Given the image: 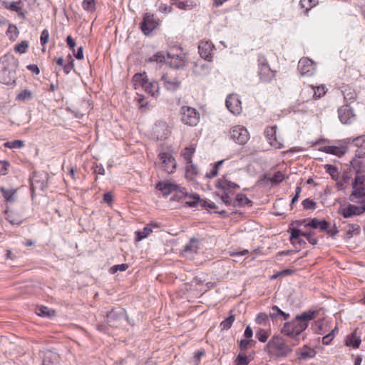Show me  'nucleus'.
I'll return each instance as SVG.
<instances>
[{"label":"nucleus","mask_w":365,"mask_h":365,"mask_svg":"<svg viewBox=\"0 0 365 365\" xmlns=\"http://www.w3.org/2000/svg\"><path fill=\"white\" fill-rule=\"evenodd\" d=\"M174 4L179 9L183 10H190L193 6L192 0H177Z\"/></svg>","instance_id":"c9c22d12"},{"label":"nucleus","mask_w":365,"mask_h":365,"mask_svg":"<svg viewBox=\"0 0 365 365\" xmlns=\"http://www.w3.org/2000/svg\"><path fill=\"white\" fill-rule=\"evenodd\" d=\"M29 48V42L27 41H22L21 43L16 44L14 47V51L21 54L24 53Z\"/></svg>","instance_id":"de8ad7c7"},{"label":"nucleus","mask_w":365,"mask_h":365,"mask_svg":"<svg viewBox=\"0 0 365 365\" xmlns=\"http://www.w3.org/2000/svg\"><path fill=\"white\" fill-rule=\"evenodd\" d=\"M214 45L211 41H202L198 46L200 56L206 61H211Z\"/></svg>","instance_id":"4468645a"},{"label":"nucleus","mask_w":365,"mask_h":365,"mask_svg":"<svg viewBox=\"0 0 365 365\" xmlns=\"http://www.w3.org/2000/svg\"><path fill=\"white\" fill-rule=\"evenodd\" d=\"M317 3V0H300L299 5L301 8L304 9V13L307 14L312 8L315 6Z\"/></svg>","instance_id":"72a5a7b5"},{"label":"nucleus","mask_w":365,"mask_h":365,"mask_svg":"<svg viewBox=\"0 0 365 365\" xmlns=\"http://www.w3.org/2000/svg\"><path fill=\"white\" fill-rule=\"evenodd\" d=\"M227 109L234 115H239L242 112L241 101L237 95H229L226 99Z\"/></svg>","instance_id":"ddd939ff"},{"label":"nucleus","mask_w":365,"mask_h":365,"mask_svg":"<svg viewBox=\"0 0 365 365\" xmlns=\"http://www.w3.org/2000/svg\"><path fill=\"white\" fill-rule=\"evenodd\" d=\"M176 187L177 184L170 182H160L156 185V188L160 190L165 197L173 193Z\"/></svg>","instance_id":"412c9836"},{"label":"nucleus","mask_w":365,"mask_h":365,"mask_svg":"<svg viewBox=\"0 0 365 365\" xmlns=\"http://www.w3.org/2000/svg\"><path fill=\"white\" fill-rule=\"evenodd\" d=\"M302 205L305 210H315L317 207L316 202L309 198L303 200Z\"/></svg>","instance_id":"6e6d98bb"},{"label":"nucleus","mask_w":365,"mask_h":365,"mask_svg":"<svg viewBox=\"0 0 365 365\" xmlns=\"http://www.w3.org/2000/svg\"><path fill=\"white\" fill-rule=\"evenodd\" d=\"M0 191L7 203H14L16 202L17 192L16 189H6L4 187H0Z\"/></svg>","instance_id":"5701e85b"},{"label":"nucleus","mask_w":365,"mask_h":365,"mask_svg":"<svg viewBox=\"0 0 365 365\" xmlns=\"http://www.w3.org/2000/svg\"><path fill=\"white\" fill-rule=\"evenodd\" d=\"M6 61H8V60L4 58L0 62L3 66V69L0 71V80L3 83L10 85L15 81V73L14 71L6 69Z\"/></svg>","instance_id":"2eb2a0df"},{"label":"nucleus","mask_w":365,"mask_h":365,"mask_svg":"<svg viewBox=\"0 0 365 365\" xmlns=\"http://www.w3.org/2000/svg\"><path fill=\"white\" fill-rule=\"evenodd\" d=\"M230 136L237 144L245 145L250 139L247 128L242 125H235L230 129Z\"/></svg>","instance_id":"0eeeda50"},{"label":"nucleus","mask_w":365,"mask_h":365,"mask_svg":"<svg viewBox=\"0 0 365 365\" xmlns=\"http://www.w3.org/2000/svg\"><path fill=\"white\" fill-rule=\"evenodd\" d=\"M159 25V19L155 18L151 13L145 14L143 21L140 24V29L145 35H149Z\"/></svg>","instance_id":"6e6552de"},{"label":"nucleus","mask_w":365,"mask_h":365,"mask_svg":"<svg viewBox=\"0 0 365 365\" xmlns=\"http://www.w3.org/2000/svg\"><path fill=\"white\" fill-rule=\"evenodd\" d=\"M338 113L339 120L345 124L352 123L356 118L354 110L348 105L340 107L338 110Z\"/></svg>","instance_id":"f8f14e48"},{"label":"nucleus","mask_w":365,"mask_h":365,"mask_svg":"<svg viewBox=\"0 0 365 365\" xmlns=\"http://www.w3.org/2000/svg\"><path fill=\"white\" fill-rule=\"evenodd\" d=\"M353 191L349 196V200L351 202H359L365 198V189L363 187H352Z\"/></svg>","instance_id":"393cba45"},{"label":"nucleus","mask_w":365,"mask_h":365,"mask_svg":"<svg viewBox=\"0 0 365 365\" xmlns=\"http://www.w3.org/2000/svg\"><path fill=\"white\" fill-rule=\"evenodd\" d=\"M267 351L277 357H285L292 351V348L288 346L282 337L274 336L267 344Z\"/></svg>","instance_id":"7ed1b4c3"},{"label":"nucleus","mask_w":365,"mask_h":365,"mask_svg":"<svg viewBox=\"0 0 365 365\" xmlns=\"http://www.w3.org/2000/svg\"><path fill=\"white\" fill-rule=\"evenodd\" d=\"M224 161H225L224 160H220V161H217V163H215L213 165L212 170L209 173H206V178H213L216 177L218 174L219 168L222 165Z\"/></svg>","instance_id":"ea45409f"},{"label":"nucleus","mask_w":365,"mask_h":365,"mask_svg":"<svg viewBox=\"0 0 365 365\" xmlns=\"http://www.w3.org/2000/svg\"><path fill=\"white\" fill-rule=\"evenodd\" d=\"M316 355V351L314 349L304 346L301 350L299 359H307L314 358Z\"/></svg>","instance_id":"c756f323"},{"label":"nucleus","mask_w":365,"mask_h":365,"mask_svg":"<svg viewBox=\"0 0 365 365\" xmlns=\"http://www.w3.org/2000/svg\"><path fill=\"white\" fill-rule=\"evenodd\" d=\"M277 126H269L264 130V134L269 145L276 149H280L283 147L281 140L276 136Z\"/></svg>","instance_id":"9b49d317"},{"label":"nucleus","mask_w":365,"mask_h":365,"mask_svg":"<svg viewBox=\"0 0 365 365\" xmlns=\"http://www.w3.org/2000/svg\"><path fill=\"white\" fill-rule=\"evenodd\" d=\"M302 232L298 228H292L291 230V235H290V241L292 245L295 243H299L301 245L302 242L304 243V241L300 239V236H302Z\"/></svg>","instance_id":"7c9ffc66"},{"label":"nucleus","mask_w":365,"mask_h":365,"mask_svg":"<svg viewBox=\"0 0 365 365\" xmlns=\"http://www.w3.org/2000/svg\"><path fill=\"white\" fill-rule=\"evenodd\" d=\"M310 93H312V97L314 99H318L322 98L324 94L326 93V88L324 86H310ZM309 93V91H308Z\"/></svg>","instance_id":"c85d7f7f"},{"label":"nucleus","mask_w":365,"mask_h":365,"mask_svg":"<svg viewBox=\"0 0 365 365\" xmlns=\"http://www.w3.org/2000/svg\"><path fill=\"white\" fill-rule=\"evenodd\" d=\"M66 41L67 45L69 46L70 49H71L72 51H74V49H75L74 48L76 46V42H75L74 39L71 36H68Z\"/></svg>","instance_id":"774afa93"},{"label":"nucleus","mask_w":365,"mask_h":365,"mask_svg":"<svg viewBox=\"0 0 365 365\" xmlns=\"http://www.w3.org/2000/svg\"><path fill=\"white\" fill-rule=\"evenodd\" d=\"M187 192L185 187L177 185V187L175 188V191L173 192L174 195L173 197V200L179 201L183 198H185V195H187Z\"/></svg>","instance_id":"f704fd0d"},{"label":"nucleus","mask_w":365,"mask_h":365,"mask_svg":"<svg viewBox=\"0 0 365 365\" xmlns=\"http://www.w3.org/2000/svg\"><path fill=\"white\" fill-rule=\"evenodd\" d=\"M252 342L255 343V341L252 339H242L240 341V347L241 350H246Z\"/></svg>","instance_id":"0e129e2a"},{"label":"nucleus","mask_w":365,"mask_h":365,"mask_svg":"<svg viewBox=\"0 0 365 365\" xmlns=\"http://www.w3.org/2000/svg\"><path fill=\"white\" fill-rule=\"evenodd\" d=\"M235 321V316L230 315L229 317L222 321L220 324V328L222 330H228L231 328Z\"/></svg>","instance_id":"a18cd8bd"},{"label":"nucleus","mask_w":365,"mask_h":365,"mask_svg":"<svg viewBox=\"0 0 365 365\" xmlns=\"http://www.w3.org/2000/svg\"><path fill=\"white\" fill-rule=\"evenodd\" d=\"M317 314L316 311L308 310L297 314L294 320L284 324L282 333L296 338L308 327L309 322L316 317Z\"/></svg>","instance_id":"f257e3e1"},{"label":"nucleus","mask_w":365,"mask_h":365,"mask_svg":"<svg viewBox=\"0 0 365 365\" xmlns=\"http://www.w3.org/2000/svg\"><path fill=\"white\" fill-rule=\"evenodd\" d=\"M364 178L361 176H356L352 183V187H362Z\"/></svg>","instance_id":"338daca9"},{"label":"nucleus","mask_w":365,"mask_h":365,"mask_svg":"<svg viewBox=\"0 0 365 365\" xmlns=\"http://www.w3.org/2000/svg\"><path fill=\"white\" fill-rule=\"evenodd\" d=\"M34 93L28 89L21 90L16 96V100L21 102H26L34 98Z\"/></svg>","instance_id":"cd10ccee"},{"label":"nucleus","mask_w":365,"mask_h":365,"mask_svg":"<svg viewBox=\"0 0 365 365\" xmlns=\"http://www.w3.org/2000/svg\"><path fill=\"white\" fill-rule=\"evenodd\" d=\"M152 232V228L148 225L145 227L142 231H136L135 232L136 235V241H141L144 238L147 237Z\"/></svg>","instance_id":"4c0bfd02"},{"label":"nucleus","mask_w":365,"mask_h":365,"mask_svg":"<svg viewBox=\"0 0 365 365\" xmlns=\"http://www.w3.org/2000/svg\"><path fill=\"white\" fill-rule=\"evenodd\" d=\"M36 313L41 317H51L53 315L54 311L50 310L46 307L41 306L36 308Z\"/></svg>","instance_id":"37998d69"},{"label":"nucleus","mask_w":365,"mask_h":365,"mask_svg":"<svg viewBox=\"0 0 365 365\" xmlns=\"http://www.w3.org/2000/svg\"><path fill=\"white\" fill-rule=\"evenodd\" d=\"M345 229L346 235L350 238L352 237L353 232L359 230L360 226L357 224H349Z\"/></svg>","instance_id":"864d4df0"},{"label":"nucleus","mask_w":365,"mask_h":365,"mask_svg":"<svg viewBox=\"0 0 365 365\" xmlns=\"http://www.w3.org/2000/svg\"><path fill=\"white\" fill-rule=\"evenodd\" d=\"M255 322L257 324H260V325H263V326L269 325V317L266 313H259L257 316V317L255 319Z\"/></svg>","instance_id":"79ce46f5"},{"label":"nucleus","mask_w":365,"mask_h":365,"mask_svg":"<svg viewBox=\"0 0 365 365\" xmlns=\"http://www.w3.org/2000/svg\"><path fill=\"white\" fill-rule=\"evenodd\" d=\"M198 174L197 167L192 163H186V175L187 178H192Z\"/></svg>","instance_id":"58836bf2"},{"label":"nucleus","mask_w":365,"mask_h":365,"mask_svg":"<svg viewBox=\"0 0 365 365\" xmlns=\"http://www.w3.org/2000/svg\"><path fill=\"white\" fill-rule=\"evenodd\" d=\"M298 70L302 76L309 77L316 72V64L308 58H302L298 63Z\"/></svg>","instance_id":"1a4fd4ad"},{"label":"nucleus","mask_w":365,"mask_h":365,"mask_svg":"<svg viewBox=\"0 0 365 365\" xmlns=\"http://www.w3.org/2000/svg\"><path fill=\"white\" fill-rule=\"evenodd\" d=\"M250 359L246 356L240 354L236 359V365H248Z\"/></svg>","instance_id":"5fc2aeb1"},{"label":"nucleus","mask_w":365,"mask_h":365,"mask_svg":"<svg viewBox=\"0 0 365 365\" xmlns=\"http://www.w3.org/2000/svg\"><path fill=\"white\" fill-rule=\"evenodd\" d=\"M216 187L218 189L217 195L226 205H231L232 199L230 194L240 188L239 185L231 181L227 175H223L218 179L216 183Z\"/></svg>","instance_id":"f03ea898"},{"label":"nucleus","mask_w":365,"mask_h":365,"mask_svg":"<svg viewBox=\"0 0 365 365\" xmlns=\"http://www.w3.org/2000/svg\"><path fill=\"white\" fill-rule=\"evenodd\" d=\"M49 33L47 29H43L41 34L40 41L41 44L44 46L48 41Z\"/></svg>","instance_id":"052dcab7"},{"label":"nucleus","mask_w":365,"mask_h":365,"mask_svg":"<svg viewBox=\"0 0 365 365\" xmlns=\"http://www.w3.org/2000/svg\"><path fill=\"white\" fill-rule=\"evenodd\" d=\"M124 316L123 311L117 312L114 309L107 314V322L110 327H117V322Z\"/></svg>","instance_id":"4be33fe9"},{"label":"nucleus","mask_w":365,"mask_h":365,"mask_svg":"<svg viewBox=\"0 0 365 365\" xmlns=\"http://www.w3.org/2000/svg\"><path fill=\"white\" fill-rule=\"evenodd\" d=\"M82 7L88 12H93L96 10L95 0H83Z\"/></svg>","instance_id":"c03bdc74"},{"label":"nucleus","mask_w":365,"mask_h":365,"mask_svg":"<svg viewBox=\"0 0 365 365\" xmlns=\"http://www.w3.org/2000/svg\"><path fill=\"white\" fill-rule=\"evenodd\" d=\"M327 172L331 176L333 180H336L339 178V173L337 168L331 165H325Z\"/></svg>","instance_id":"09e8293b"},{"label":"nucleus","mask_w":365,"mask_h":365,"mask_svg":"<svg viewBox=\"0 0 365 365\" xmlns=\"http://www.w3.org/2000/svg\"><path fill=\"white\" fill-rule=\"evenodd\" d=\"M158 10L160 12L165 13V14L170 13V12L172 11V6H168V5L165 4H161L159 6Z\"/></svg>","instance_id":"69168bd1"},{"label":"nucleus","mask_w":365,"mask_h":365,"mask_svg":"<svg viewBox=\"0 0 365 365\" xmlns=\"http://www.w3.org/2000/svg\"><path fill=\"white\" fill-rule=\"evenodd\" d=\"M196 146L195 145H190L185 148L181 151V155L183 157L186 163H191L192 162V158L195 152Z\"/></svg>","instance_id":"a878e982"},{"label":"nucleus","mask_w":365,"mask_h":365,"mask_svg":"<svg viewBox=\"0 0 365 365\" xmlns=\"http://www.w3.org/2000/svg\"><path fill=\"white\" fill-rule=\"evenodd\" d=\"M323 324L324 320L322 319L316 321L314 322V325L312 327L313 330L319 334H324V332L323 331L322 329Z\"/></svg>","instance_id":"4d7b16f0"},{"label":"nucleus","mask_w":365,"mask_h":365,"mask_svg":"<svg viewBox=\"0 0 365 365\" xmlns=\"http://www.w3.org/2000/svg\"><path fill=\"white\" fill-rule=\"evenodd\" d=\"M258 73L260 80L265 83L270 82L275 78V71L272 70L269 66L259 68Z\"/></svg>","instance_id":"6ab92c4d"},{"label":"nucleus","mask_w":365,"mask_h":365,"mask_svg":"<svg viewBox=\"0 0 365 365\" xmlns=\"http://www.w3.org/2000/svg\"><path fill=\"white\" fill-rule=\"evenodd\" d=\"M306 220L299 221L297 224L302 225L304 223L305 227H311L314 229H319L320 231L326 232L330 236H334L337 232V228L336 226L330 227V223L325 220H319L317 218H313L307 223H305Z\"/></svg>","instance_id":"39448f33"},{"label":"nucleus","mask_w":365,"mask_h":365,"mask_svg":"<svg viewBox=\"0 0 365 365\" xmlns=\"http://www.w3.org/2000/svg\"><path fill=\"white\" fill-rule=\"evenodd\" d=\"M162 81L164 83L165 88L170 91H175L181 86V82L178 78L173 77L168 73L162 76Z\"/></svg>","instance_id":"dca6fc26"},{"label":"nucleus","mask_w":365,"mask_h":365,"mask_svg":"<svg viewBox=\"0 0 365 365\" xmlns=\"http://www.w3.org/2000/svg\"><path fill=\"white\" fill-rule=\"evenodd\" d=\"M200 247V241L196 238H191L189 242L184 247L182 254L186 257H192L197 252Z\"/></svg>","instance_id":"f3484780"},{"label":"nucleus","mask_w":365,"mask_h":365,"mask_svg":"<svg viewBox=\"0 0 365 365\" xmlns=\"http://www.w3.org/2000/svg\"><path fill=\"white\" fill-rule=\"evenodd\" d=\"M319 150L326 153L332 154L339 157H341L346 153V148L344 146H324Z\"/></svg>","instance_id":"b1692460"},{"label":"nucleus","mask_w":365,"mask_h":365,"mask_svg":"<svg viewBox=\"0 0 365 365\" xmlns=\"http://www.w3.org/2000/svg\"><path fill=\"white\" fill-rule=\"evenodd\" d=\"M182 122L189 126H195L200 121V114L195 108L182 106L180 109Z\"/></svg>","instance_id":"423d86ee"},{"label":"nucleus","mask_w":365,"mask_h":365,"mask_svg":"<svg viewBox=\"0 0 365 365\" xmlns=\"http://www.w3.org/2000/svg\"><path fill=\"white\" fill-rule=\"evenodd\" d=\"M284 179V174L280 171H277L274 174L272 177L269 178V180L271 181L272 182L279 183L282 182Z\"/></svg>","instance_id":"603ef678"},{"label":"nucleus","mask_w":365,"mask_h":365,"mask_svg":"<svg viewBox=\"0 0 365 365\" xmlns=\"http://www.w3.org/2000/svg\"><path fill=\"white\" fill-rule=\"evenodd\" d=\"M24 142L20 140H16L14 141L6 142L4 143V146L8 148H21L24 147Z\"/></svg>","instance_id":"8fccbe9b"},{"label":"nucleus","mask_w":365,"mask_h":365,"mask_svg":"<svg viewBox=\"0 0 365 365\" xmlns=\"http://www.w3.org/2000/svg\"><path fill=\"white\" fill-rule=\"evenodd\" d=\"M361 339L359 337L356 336V333H352L349 336L346 340V344L349 346H352L354 349L359 348L361 344Z\"/></svg>","instance_id":"473e14b6"},{"label":"nucleus","mask_w":365,"mask_h":365,"mask_svg":"<svg viewBox=\"0 0 365 365\" xmlns=\"http://www.w3.org/2000/svg\"><path fill=\"white\" fill-rule=\"evenodd\" d=\"M258 65L259 68L263 67V66H269L266 56L263 53L259 54L258 56Z\"/></svg>","instance_id":"e2e57ef3"},{"label":"nucleus","mask_w":365,"mask_h":365,"mask_svg":"<svg viewBox=\"0 0 365 365\" xmlns=\"http://www.w3.org/2000/svg\"><path fill=\"white\" fill-rule=\"evenodd\" d=\"M151 61H156L158 63L165 62L167 63V58L161 53H157L151 58Z\"/></svg>","instance_id":"bf43d9fd"},{"label":"nucleus","mask_w":365,"mask_h":365,"mask_svg":"<svg viewBox=\"0 0 365 365\" xmlns=\"http://www.w3.org/2000/svg\"><path fill=\"white\" fill-rule=\"evenodd\" d=\"M231 205L233 206H245V205H252V201L249 200L247 196L244 194H238L237 195L235 200H232Z\"/></svg>","instance_id":"bb28decb"},{"label":"nucleus","mask_w":365,"mask_h":365,"mask_svg":"<svg viewBox=\"0 0 365 365\" xmlns=\"http://www.w3.org/2000/svg\"><path fill=\"white\" fill-rule=\"evenodd\" d=\"M270 334V330L259 329V330L256 332V337L260 342L264 343L267 341Z\"/></svg>","instance_id":"a19ab883"},{"label":"nucleus","mask_w":365,"mask_h":365,"mask_svg":"<svg viewBox=\"0 0 365 365\" xmlns=\"http://www.w3.org/2000/svg\"><path fill=\"white\" fill-rule=\"evenodd\" d=\"M167 63L169 64L171 68H180L185 65V61L184 58L178 54L168 52L167 53Z\"/></svg>","instance_id":"a211bd4d"},{"label":"nucleus","mask_w":365,"mask_h":365,"mask_svg":"<svg viewBox=\"0 0 365 365\" xmlns=\"http://www.w3.org/2000/svg\"><path fill=\"white\" fill-rule=\"evenodd\" d=\"M5 7L18 13H20L22 10L20 1L6 3Z\"/></svg>","instance_id":"49530a36"},{"label":"nucleus","mask_w":365,"mask_h":365,"mask_svg":"<svg viewBox=\"0 0 365 365\" xmlns=\"http://www.w3.org/2000/svg\"><path fill=\"white\" fill-rule=\"evenodd\" d=\"M185 203L189 207H196L200 201V195L197 194H190L187 192V195H185Z\"/></svg>","instance_id":"2f4dec72"},{"label":"nucleus","mask_w":365,"mask_h":365,"mask_svg":"<svg viewBox=\"0 0 365 365\" xmlns=\"http://www.w3.org/2000/svg\"><path fill=\"white\" fill-rule=\"evenodd\" d=\"M335 331H337V327H336L329 334L325 335L322 338V343L328 345L331 343L335 336Z\"/></svg>","instance_id":"3c124183"},{"label":"nucleus","mask_w":365,"mask_h":365,"mask_svg":"<svg viewBox=\"0 0 365 365\" xmlns=\"http://www.w3.org/2000/svg\"><path fill=\"white\" fill-rule=\"evenodd\" d=\"M9 166V162L0 160V175H5L7 173Z\"/></svg>","instance_id":"680f3d73"},{"label":"nucleus","mask_w":365,"mask_h":365,"mask_svg":"<svg viewBox=\"0 0 365 365\" xmlns=\"http://www.w3.org/2000/svg\"><path fill=\"white\" fill-rule=\"evenodd\" d=\"M162 161V167L168 173H173L176 168V162L173 156L168 153H160L158 155Z\"/></svg>","instance_id":"9d476101"},{"label":"nucleus","mask_w":365,"mask_h":365,"mask_svg":"<svg viewBox=\"0 0 365 365\" xmlns=\"http://www.w3.org/2000/svg\"><path fill=\"white\" fill-rule=\"evenodd\" d=\"M5 218L12 225H20L21 223V218L16 214L6 210Z\"/></svg>","instance_id":"e433bc0d"},{"label":"nucleus","mask_w":365,"mask_h":365,"mask_svg":"<svg viewBox=\"0 0 365 365\" xmlns=\"http://www.w3.org/2000/svg\"><path fill=\"white\" fill-rule=\"evenodd\" d=\"M365 211V207H357L353 205H349L341 210V215L344 218L350 217L353 215H359Z\"/></svg>","instance_id":"aec40b11"},{"label":"nucleus","mask_w":365,"mask_h":365,"mask_svg":"<svg viewBox=\"0 0 365 365\" xmlns=\"http://www.w3.org/2000/svg\"><path fill=\"white\" fill-rule=\"evenodd\" d=\"M133 81L136 87L141 86L150 96L157 97L159 95L158 83L155 81H150L145 73L135 74Z\"/></svg>","instance_id":"20e7f679"},{"label":"nucleus","mask_w":365,"mask_h":365,"mask_svg":"<svg viewBox=\"0 0 365 365\" xmlns=\"http://www.w3.org/2000/svg\"><path fill=\"white\" fill-rule=\"evenodd\" d=\"M128 268V265L127 264H120L114 265L110 268V272L112 274H115L118 271L124 272Z\"/></svg>","instance_id":"13d9d810"}]
</instances>
